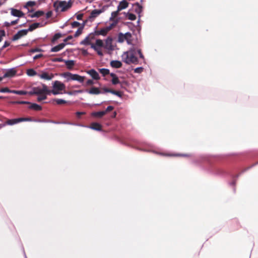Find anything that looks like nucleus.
I'll return each instance as SVG.
<instances>
[{"mask_svg": "<svg viewBox=\"0 0 258 258\" xmlns=\"http://www.w3.org/2000/svg\"><path fill=\"white\" fill-rule=\"evenodd\" d=\"M102 90H103V91L104 92H106V93L107 92L111 93V90H110V89H107L106 88H102Z\"/></svg>", "mask_w": 258, "mask_h": 258, "instance_id": "49", "label": "nucleus"}, {"mask_svg": "<svg viewBox=\"0 0 258 258\" xmlns=\"http://www.w3.org/2000/svg\"><path fill=\"white\" fill-rule=\"evenodd\" d=\"M80 23L76 22V21L74 22L73 23H72V26L73 28L78 27L80 26Z\"/></svg>", "mask_w": 258, "mask_h": 258, "instance_id": "41", "label": "nucleus"}, {"mask_svg": "<svg viewBox=\"0 0 258 258\" xmlns=\"http://www.w3.org/2000/svg\"><path fill=\"white\" fill-rule=\"evenodd\" d=\"M73 38V37L72 36H69L68 37H67L65 39H64V42H67L68 40H71Z\"/></svg>", "mask_w": 258, "mask_h": 258, "instance_id": "51", "label": "nucleus"}, {"mask_svg": "<svg viewBox=\"0 0 258 258\" xmlns=\"http://www.w3.org/2000/svg\"><path fill=\"white\" fill-rule=\"evenodd\" d=\"M15 103H18V104H26V103H29L28 102H26V101H17V102H15Z\"/></svg>", "mask_w": 258, "mask_h": 258, "instance_id": "54", "label": "nucleus"}, {"mask_svg": "<svg viewBox=\"0 0 258 258\" xmlns=\"http://www.w3.org/2000/svg\"><path fill=\"white\" fill-rule=\"evenodd\" d=\"M52 15V12L51 11H49L46 13V18H49Z\"/></svg>", "mask_w": 258, "mask_h": 258, "instance_id": "52", "label": "nucleus"}, {"mask_svg": "<svg viewBox=\"0 0 258 258\" xmlns=\"http://www.w3.org/2000/svg\"><path fill=\"white\" fill-rule=\"evenodd\" d=\"M2 98V97H0V98Z\"/></svg>", "mask_w": 258, "mask_h": 258, "instance_id": "62", "label": "nucleus"}, {"mask_svg": "<svg viewBox=\"0 0 258 258\" xmlns=\"http://www.w3.org/2000/svg\"><path fill=\"white\" fill-rule=\"evenodd\" d=\"M18 21H19V19H17L16 20L12 21L11 22V25H15V24H17L18 23Z\"/></svg>", "mask_w": 258, "mask_h": 258, "instance_id": "53", "label": "nucleus"}, {"mask_svg": "<svg viewBox=\"0 0 258 258\" xmlns=\"http://www.w3.org/2000/svg\"><path fill=\"white\" fill-rule=\"evenodd\" d=\"M65 64L67 66V67L70 69L74 66L75 62L74 60H66Z\"/></svg>", "mask_w": 258, "mask_h": 258, "instance_id": "25", "label": "nucleus"}, {"mask_svg": "<svg viewBox=\"0 0 258 258\" xmlns=\"http://www.w3.org/2000/svg\"><path fill=\"white\" fill-rule=\"evenodd\" d=\"M3 79V77H0V82L2 81Z\"/></svg>", "mask_w": 258, "mask_h": 258, "instance_id": "60", "label": "nucleus"}, {"mask_svg": "<svg viewBox=\"0 0 258 258\" xmlns=\"http://www.w3.org/2000/svg\"><path fill=\"white\" fill-rule=\"evenodd\" d=\"M116 115V113L115 112H114V114H113V117H115Z\"/></svg>", "mask_w": 258, "mask_h": 258, "instance_id": "59", "label": "nucleus"}, {"mask_svg": "<svg viewBox=\"0 0 258 258\" xmlns=\"http://www.w3.org/2000/svg\"><path fill=\"white\" fill-rule=\"evenodd\" d=\"M30 108L33 109L35 110H41L42 107L41 106H40L37 104L33 103V104H31V105L30 106Z\"/></svg>", "mask_w": 258, "mask_h": 258, "instance_id": "27", "label": "nucleus"}, {"mask_svg": "<svg viewBox=\"0 0 258 258\" xmlns=\"http://www.w3.org/2000/svg\"><path fill=\"white\" fill-rule=\"evenodd\" d=\"M5 126V124H0V128H2L3 127H4Z\"/></svg>", "mask_w": 258, "mask_h": 258, "instance_id": "58", "label": "nucleus"}, {"mask_svg": "<svg viewBox=\"0 0 258 258\" xmlns=\"http://www.w3.org/2000/svg\"><path fill=\"white\" fill-rule=\"evenodd\" d=\"M28 93L29 95H38L37 100L40 102L46 99V95L50 94V90L46 85L43 84L42 87H33Z\"/></svg>", "mask_w": 258, "mask_h": 258, "instance_id": "2", "label": "nucleus"}, {"mask_svg": "<svg viewBox=\"0 0 258 258\" xmlns=\"http://www.w3.org/2000/svg\"><path fill=\"white\" fill-rule=\"evenodd\" d=\"M41 51V49H39V48H35V49H32L31 50H30V52H38V51Z\"/></svg>", "mask_w": 258, "mask_h": 258, "instance_id": "48", "label": "nucleus"}, {"mask_svg": "<svg viewBox=\"0 0 258 258\" xmlns=\"http://www.w3.org/2000/svg\"><path fill=\"white\" fill-rule=\"evenodd\" d=\"M12 91H13V90H10L8 88H2L0 90V92H2V93H5V92L12 93Z\"/></svg>", "mask_w": 258, "mask_h": 258, "instance_id": "39", "label": "nucleus"}, {"mask_svg": "<svg viewBox=\"0 0 258 258\" xmlns=\"http://www.w3.org/2000/svg\"><path fill=\"white\" fill-rule=\"evenodd\" d=\"M44 14V12H43L42 11H38L35 12L33 14H32L31 16V18L39 17L43 15Z\"/></svg>", "mask_w": 258, "mask_h": 258, "instance_id": "26", "label": "nucleus"}, {"mask_svg": "<svg viewBox=\"0 0 258 258\" xmlns=\"http://www.w3.org/2000/svg\"><path fill=\"white\" fill-rule=\"evenodd\" d=\"M65 88L63 83L58 81H55L52 83V90H50V93L54 95L62 94L63 91L65 90Z\"/></svg>", "mask_w": 258, "mask_h": 258, "instance_id": "5", "label": "nucleus"}, {"mask_svg": "<svg viewBox=\"0 0 258 258\" xmlns=\"http://www.w3.org/2000/svg\"><path fill=\"white\" fill-rule=\"evenodd\" d=\"M72 4L73 2L71 0L56 1L53 3V7L55 11L59 13L67 11L72 7Z\"/></svg>", "mask_w": 258, "mask_h": 258, "instance_id": "3", "label": "nucleus"}, {"mask_svg": "<svg viewBox=\"0 0 258 258\" xmlns=\"http://www.w3.org/2000/svg\"><path fill=\"white\" fill-rule=\"evenodd\" d=\"M87 73L90 75L94 80H98L100 79L99 74L94 69H91L87 71Z\"/></svg>", "mask_w": 258, "mask_h": 258, "instance_id": "12", "label": "nucleus"}, {"mask_svg": "<svg viewBox=\"0 0 258 258\" xmlns=\"http://www.w3.org/2000/svg\"><path fill=\"white\" fill-rule=\"evenodd\" d=\"M132 35L130 33L127 32L125 34L120 33L118 35V42L122 43L126 41L127 44L132 43Z\"/></svg>", "mask_w": 258, "mask_h": 258, "instance_id": "7", "label": "nucleus"}, {"mask_svg": "<svg viewBox=\"0 0 258 258\" xmlns=\"http://www.w3.org/2000/svg\"><path fill=\"white\" fill-rule=\"evenodd\" d=\"M93 39V36L92 35H89L86 37L82 41H81V44L83 45H90L91 46V44H94L91 43L92 39Z\"/></svg>", "mask_w": 258, "mask_h": 258, "instance_id": "13", "label": "nucleus"}, {"mask_svg": "<svg viewBox=\"0 0 258 258\" xmlns=\"http://www.w3.org/2000/svg\"><path fill=\"white\" fill-rule=\"evenodd\" d=\"M83 29V26L80 27L77 30V31L76 32V33L75 34V37H77L79 36L82 33Z\"/></svg>", "mask_w": 258, "mask_h": 258, "instance_id": "36", "label": "nucleus"}, {"mask_svg": "<svg viewBox=\"0 0 258 258\" xmlns=\"http://www.w3.org/2000/svg\"><path fill=\"white\" fill-rule=\"evenodd\" d=\"M110 66L114 68H120L122 66V63L119 60H112L110 61Z\"/></svg>", "mask_w": 258, "mask_h": 258, "instance_id": "17", "label": "nucleus"}, {"mask_svg": "<svg viewBox=\"0 0 258 258\" xmlns=\"http://www.w3.org/2000/svg\"><path fill=\"white\" fill-rule=\"evenodd\" d=\"M85 113H86L85 112H79V111H78V112H77L76 114V115L77 116L78 118H80L81 115L85 114Z\"/></svg>", "mask_w": 258, "mask_h": 258, "instance_id": "44", "label": "nucleus"}, {"mask_svg": "<svg viewBox=\"0 0 258 258\" xmlns=\"http://www.w3.org/2000/svg\"><path fill=\"white\" fill-rule=\"evenodd\" d=\"M11 15L18 17H22L24 16V14L21 11L15 9L13 8L11 9Z\"/></svg>", "mask_w": 258, "mask_h": 258, "instance_id": "15", "label": "nucleus"}, {"mask_svg": "<svg viewBox=\"0 0 258 258\" xmlns=\"http://www.w3.org/2000/svg\"><path fill=\"white\" fill-rule=\"evenodd\" d=\"M83 17V15L80 14V15H78L77 16V18L78 20H81L82 19V18Z\"/></svg>", "mask_w": 258, "mask_h": 258, "instance_id": "55", "label": "nucleus"}, {"mask_svg": "<svg viewBox=\"0 0 258 258\" xmlns=\"http://www.w3.org/2000/svg\"><path fill=\"white\" fill-rule=\"evenodd\" d=\"M125 16L128 19L132 21L135 20L136 19V15L132 13H127L125 14Z\"/></svg>", "mask_w": 258, "mask_h": 258, "instance_id": "31", "label": "nucleus"}, {"mask_svg": "<svg viewBox=\"0 0 258 258\" xmlns=\"http://www.w3.org/2000/svg\"><path fill=\"white\" fill-rule=\"evenodd\" d=\"M94 45L96 46V47H97L98 48L104 47V43L103 41L101 39L96 40L95 44H94Z\"/></svg>", "mask_w": 258, "mask_h": 258, "instance_id": "32", "label": "nucleus"}, {"mask_svg": "<svg viewBox=\"0 0 258 258\" xmlns=\"http://www.w3.org/2000/svg\"><path fill=\"white\" fill-rule=\"evenodd\" d=\"M112 40L111 38H107L105 40V44H104V47L108 50H113L114 46L112 44Z\"/></svg>", "mask_w": 258, "mask_h": 258, "instance_id": "9", "label": "nucleus"}, {"mask_svg": "<svg viewBox=\"0 0 258 258\" xmlns=\"http://www.w3.org/2000/svg\"><path fill=\"white\" fill-rule=\"evenodd\" d=\"M16 73V72L14 69H12L9 70L4 74L3 78H7V77H12L15 75Z\"/></svg>", "mask_w": 258, "mask_h": 258, "instance_id": "16", "label": "nucleus"}, {"mask_svg": "<svg viewBox=\"0 0 258 258\" xmlns=\"http://www.w3.org/2000/svg\"><path fill=\"white\" fill-rule=\"evenodd\" d=\"M42 56V54H37V55H36L35 56H34L33 57V59H36L38 58H40Z\"/></svg>", "mask_w": 258, "mask_h": 258, "instance_id": "50", "label": "nucleus"}, {"mask_svg": "<svg viewBox=\"0 0 258 258\" xmlns=\"http://www.w3.org/2000/svg\"><path fill=\"white\" fill-rule=\"evenodd\" d=\"M40 26V24L39 23H35L32 24L30 26L29 28L28 29V31H32L34 29L38 28Z\"/></svg>", "mask_w": 258, "mask_h": 258, "instance_id": "30", "label": "nucleus"}, {"mask_svg": "<svg viewBox=\"0 0 258 258\" xmlns=\"http://www.w3.org/2000/svg\"><path fill=\"white\" fill-rule=\"evenodd\" d=\"M91 48L94 49L98 53V54L100 56H103V53L102 52V51L99 49V48H98L95 46L94 44H91Z\"/></svg>", "mask_w": 258, "mask_h": 258, "instance_id": "24", "label": "nucleus"}, {"mask_svg": "<svg viewBox=\"0 0 258 258\" xmlns=\"http://www.w3.org/2000/svg\"><path fill=\"white\" fill-rule=\"evenodd\" d=\"M88 93L90 94L98 95L101 93L99 89L96 87H92L88 91Z\"/></svg>", "mask_w": 258, "mask_h": 258, "instance_id": "20", "label": "nucleus"}, {"mask_svg": "<svg viewBox=\"0 0 258 258\" xmlns=\"http://www.w3.org/2000/svg\"><path fill=\"white\" fill-rule=\"evenodd\" d=\"M35 5V2L33 1H29L28 2L26 5L25 8H28L29 7H33Z\"/></svg>", "mask_w": 258, "mask_h": 258, "instance_id": "38", "label": "nucleus"}, {"mask_svg": "<svg viewBox=\"0 0 258 258\" xmlns=\"http://www.w3.org/2000/svg\"><path fill=\"white\" fill-rule=\"evenodd\" d=\"M12 93L19 94V95H26V94H29V92L24 91H16V90H13L12 91Z\"/></svg>", "mask_w": 258, "mask_h": 258, "instance_id": "34", "label": "nucleus"}, {"mask_svg": "<svg viewBox=\"0 0 258 258\" xmlns=\"http://www.w3.org/2000/svg\"><path fill=\"white\" fill-rule=\"evenodd\" d=\"M77 92H79V93H81V92H82V91H81V90H79V91H78Z\"/></svg>", "mask_w": 258, "mask_h": 258, "instance_id": "61", "label": "nucleus"}, {"mask_svg": "<svg viewBox=\"0 0 258 258\" xmlns=\"http://www.w3.org/2000/svg\"><path fill=\"white\" fill-rule=\"evenodd\" d=\"M27 74L29 76H34L35 75H37V73L33 69H32L27 70Z\"/></svg>", "mask_w": 258, "mask_h": 258, "instance_id": "33", "label": "nucleus"}, {"mask_svg": "<svg viewBox=\"0 0 258 258\" xmlns=\"http://www.w3.org/2000/svg\"><path fill=\"white\" fill-rule=\"evenodd\" d=\"M61 37V34L60 33H56L54 35L53 38V40L55 41Z\"/></svg>", "mask_w": 258, "mask_h": 258, "instance_id": "42", "label": "nucleus"}, {"mask_svg": "<svg viewBox=\"0 0 258 258\" xmlns=\"http://www.w3.org/2000/svg\"><path fill=\"white\" fill-rule=\"evenodd\" d=\"M28 32V30H22L19 31L13 37V40H16L20 39L21 37L26 35Z\"/></svg>", "mask_w": 258, "mask_h": 258, "instance_id": "11", "label": "nucleus"}, {"mask_svg": "<svg viewBox=\"0 0 258 258\" xmlns=\"http://www.w3.org/2000/svg\"><path fill=\"white\" fill-rule=\"evenodd\" d=\"M102 13V11L100 10H93L90 15L91 18H94L99 16Z\"/></svg>", "mask_w": 258, "mask_h": 258, "instance_id": "21", "label": "nucleus"}, {"mask_svg": "<svg viewBox=\"0 0 258 258\" xmlns=\"http://www.w3.org/2000/svg\"><path fill=\"white\" fill-rule=\"evenodd\" d=\"M65 45H66V44L64 43H60L59 45L52 47L51 49V52H57V51L61 50L65 46Z\"/></svg>", "mask_w": 258, "mask_h": 258, "instance_id": "18", "label": "nucleus"}, {"mask_svg": "<svg viewBox=\"0 0 258 258\" xmlns=\"http://www.w3.org/2000/svg\"><path fill=\"white\" fill-rule=\"evenodd\" d=\"M9 45V43H8L7 42H5L4 46H3V48H5V47H7Z\"/></svg>", "mask_w": 258, "mask_h": 258, "instance_id": "56", "label": "nucleus"}, {"mask_svg": "<svg viewBox=\"0 0 258 258\" xmlns=\"http://www.w3.org/2000/svg\"><path fill=\"white\" fill-rule=\"evenodd\" d=\"M117 23L118 21L115 20L114 21V22H113L109 26H106L99 30L96 31L95 33L97 35L105 36L109 31L112 29L117 24Z\"/></svg>", "mask_w": 258, "mask_h": 258, "instance_id": "6", "label": "nucleus"}, {"mask_svg": "<svg viewBox=\"0 0 258 258\" xmlns=\"http://www.w3.org/2000/svg\"><path fill=\"white\" fill-rule=\"evenodd\" d=\"M113 109V107L112 106H109L107 107L106 110L105 111H106V113L108 111H110L111 110H112V109Z\"/></svg>", "mask_w": 258, "mask_h": 258, "instance_id": "47", "label": "nucleus"}, {"mask_svg": "<svg viewBox=\"0 0 258 258\" xmlns=\"http://www.w3.org/2000/svg\"><path fill=\"white\" fill-rule=\"evenodd\" d=\"M143 70V68L139 67V68H136L134 70V72L136 73H141V72H142Z\"/></svg>", "mask_w": 258, "mask_h": 258, "instance_id": "40", "label": "nucleus"}, {"mask_svg": "<svg viewBox=\"0 0 258 258\" xmlns=\"http://www.w3.org/2000/svg\"><path fill=\"white\" fill-rule=\"evenodd\" d=\"M119 12V11H118V10L116 11L112 12L111 13V17L110 18V20L112 21L113 22H114V21L115 20H117L118 21V20L115 18L118 15Z\"/></svg>", "mask_w": 258, "mask_h": 258, "instance_id": "22", "label": "nucleus"}, {"mask_svg": "<svg viewBox=\"0 0 258 258\" xmlns=\"http://www.w3.org/2000/svg\"><path fill=\"white\" fill-rule=\"evenodd\" d=\"M111 93L113 94H114V95H116L119 97H121V94L119 92H118V91H113V90H111Z\"/></svg>", "mask_w": 258, "mask_h": 258, "instance_id": "43", "label": "nucleus"}, {"mask_svg": "<svg viewBox=\"0 0 258 258\" xmlns=\"http://www.w3.org/2000/svg\"><path fill=\"white\" fill-rule=\"evenodd\" d=\"M128 6V3L125 0L121 1L118 7H117V10L118 11H120L122 10H124L127 8Z\"/></svg>", "mask_w": 258, "mask_h": 258, "instance_id": "14", "label": "nucleus"}, {"mask_svg": "<svg viewBox=\"0 0 258 258\" xmlns=\"http://www.w3.org/2000/svg\"><path fill=\"white\" fill-rule=\"evenodd\" d=\"M111 76L112 77V83L113 84L115 85L119 83L118 78L117 77H116L114 74H111Z\"/></svg>", "mask_w": 258, "mask_h": 258, "instance_id": "35", "label": "nucleus"}, {"mask_svg": "<svg viewBox=\"0 0 258 258\" xmlns=\"http://www.w3.org/2000/svg\"><path fill=\"white\" fill-rule=\"evenodd\" d=\"M94 84V82L93 81V80H88L87 82H86V84L87 85H92Z\"/></svg>", "mask_w": 258, "mask_h": 258, "instance_id": "46", "label": "nucleus"}, {"mask_svg": "<svg viewBox=\"0 0 258 258\" xmlns=\"http://www.w3.org/2000/svg\"><path fill=\"white\" fill-rule=\"evenodd\" d=\"M60 76L64 78L67 82L76 81L82 83L84 81L85 79L84 76H81L78 74H74L70 72H66L62 73L60 75Z\"/></svg>", "mask_w": 258, "mask_h": 258, "instance_id": "4", "label": "nucleus"}, {"mask_svg": "<svg viewBox=\"0 0 258 258\" xmlns=\"http://www.w3.org/2000/svg\"><path fill=\"white\" fill-rule=\"evenodd\" d=\"M99 71L103 76H105L109 73V71L106 69H101L99 70Z\"/></svg>", "mask_w": 258, "mask_h": 258, "instance_id": "37", "label": "nucleus"}, {"mask_svg": "<svg viewBox=\"0 0 258 258\" xmlns=\"http://www.w3.org/2000/svg\"><path fill=\"white\" fill-rule=\"evenodd\" d=\"M55 102L57 104H62L66 103L67 101L62 99H54L52 100V102Z\"/></svg>", "mask_w": 258, "mask_h": 258, "instance_id": "29", "label": "nucleus"}, {"mask_svg": "<svg viewBox=\"0 0 258 258\" xmlns=\"http://www.w3.org/2000/svg\"><path fill=\"white\" fill-rule=\"evenodd\" d=\"M5 35V32L4 30L0 31V42H1L2 40V37L4 36Z\"/></svg>", "mask_w": 258, "mask_h": 258, "instance_id": "45", "label": "nucleus"}, {"mask_svg": "<svg viewBox=\"0 0 258 258\" xmlns=\"http://www.w3.org/2000/svg\"><path fill=\"white\" fill-rule=\"evenodd\" d=\"M5 25L7 27H9L11 25V23H9V22H5Z\"/></svg>", "mask_w": 258, "mask_h": 258, "instance_id": "57", "label": "nucleus"}, {"mask_svg": "<svg viewBox=\"0 0 258 258\" xmlns=\"http://www.w3.org/2000/svg\"><path fill=\"white\" fill-rule=\"evenodd\" d=\"M29 120H30V119L29 118H16V119L8 120L6 122V124H8V125H12L16 124V123H19L21 121H29Z\"/></svg>", "mask_w": 258, "mask_h": 258, "instance_id": "8", "label": "nucleus"}, {"mask_svg": "<svg viewBox=\"0 0 258 258\" xmlns=\"http://www.w3.org/2000/svg\"><path fill=\"white\" fill-rule=\"evenodd\" d=\"M137 53H139L141 58H144V56L141 53L140 49L133 47L122 53L121 55L122 59L126 64H137L138 62L136 56Z\"/></svg>", "mask_w": 258, "mask_h": 258, "instance_id": "1", "label": "nucleus"}, {"mask_svg": "<svg viewBox=\"0 0 258 258\" xmlns=\"http://www.w3.org/2000/svg\"><path fill=\"white\" fill-rule=\"evenodd\" d=\"M135 11L138 14H140L142 11V7L139 4L134 5Z\"/></svg>", "mask_w": 258, "mask_h": 258, "instance_id": "23", "label": "nucleus"}, {"mask_svg": "<svg viewBox=\"0 0 258 258\" xmlns=\"http://www.w3.org/2000/svg\"><path fill=\"white\" fill-rule=\"evenodd\" d=\"M37 75L41 79L46 80H51L53 78V75L52 74H49L46 72H42L41 74H39Z\"/></svg>", "mask_w": 258, "mask_h": 258, "instance_id": "10", "label": "nucleus"}, {"mask_svg": "<svg viewBox=\"0 0 258 258\" xmlns=\"http://www.w3.org/2000/svg\"><path fill=\"white\" fill-rule=\"evenodd\" d=\"M106 114V111H99L95 112L92 113V115L94 116L101 117Z\"/></svg>", "mask_w": 258, "mask_h": 258, "instance_id": "28", "label": "nucleus"}, {"mask_svg": "<svg viewBox=\"0 0 258 258\" xmlns=\"http://www.w3.org/2000/svg\"><path fill=\"white\" fill-rule=\"evenodd\" d=\"M89 127L96 131H101L102 128L101 125L96 122L92 123Z\"/></svg>", "mask_w": 258, "mask_h": 258, "instance_id": "19", "label": "nucleus"}]
</instances>
